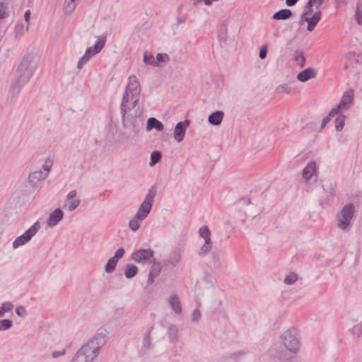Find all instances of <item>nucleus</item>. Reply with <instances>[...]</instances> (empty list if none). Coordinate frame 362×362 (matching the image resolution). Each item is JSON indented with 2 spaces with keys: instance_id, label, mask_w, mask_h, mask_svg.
Listing matches in <instances>:
<instances>
[{
  "instance_id": "nucleus-33",
  "label": "nucleus",
  "mask_w": 362,
  "mask_h": 362,
  "mask_svg": "<svg viewBox=\"0 0 362 362\" xmlns=\"http://www.w3.org/2000/svg\"><path fill=\"white\" fill-rule=\"evenodd\" d=\"M152 263H153V265L151 268L149 274L151 276H152L153 277L156 278L160 274V273L161 272V266H160V263L156 262V260L153 261Z\"/></svg>"
},
{
  "instance_id": "nucleus-12",
  "label": "nucleus",
  "mask_w": 362,
  "mask_h": 362,
  "mask_svg": "<svg viewBox=\"0 0 362 362\" xmlns=\"http://www.w3.org/2000/svg\"><path fill=\"white\" fill-rule=\"evenodd\" d=\"M189 120L185 119V121L179 122L175 127L173 139L177 141L181 142L185 138L187 128L189 125Z\"/></svg>"
},
{
  "instance_id": "nucleus-29",
  "label": "nucleus",
  "mask_w": 362,
  "mask_h": 362,
  "mask_svg": "<svg viewBox=\"0 0 362 362\" xmlns=\"http://www.w3.org/2000/svg\"><path fill=\"white\" fill-rule=\"evenodd\" d=\"M153 329V327H151L148 331L145 334L144 339H143V346L142 351H145L151 348V332Z\"/></svg>"
},
{
  "instance_id": "nucleus-18",
  "label": "nucleus",
  "mask_w": 362,
  "mask_h": 362,
  "mask_svg": "<svg viewBox=\"0 0 362 362\" xmlns=\"http://www.w3.org/2000/svg\"><path fill=\"white\" fill-rule=\"evenodd\" d=\"M182 251L180 248H175L170 252L168 259L165 261L166 264L175 266L181 259Z\"/></svg>"
},
{
  "instance_id": "nucleus-54",
  "label": "nucleus",
  "mask_w": 362,
  "mask_h": 362,
  "mask_svg": "<svg viewBox=\"0 0 362 362\" xmlns=\"http://www.w3.org/2000/svg\"><path fill=\"white\" fill-rule=\"evenodd\" d=\"M66 353V349H64L62 351H54L52 352V356L54 358H58L59 356H64Z\"/></svg>"
},
{
  "instance_id": "nucleus-35",
  "label": "nucleus",
  "mask_w": 362,
  "mask_h": 362,
  "mask_svg": "<svg viewBox=\"0 0 362 362\" xmlns=\"http://www.w3.org/2000/svg\"><path fill=\"white\" fill-rule=\"evenodd\" d=\"M144 219H139L136 218V215L134 216L133 218H132L129 222V227L131 228L133 231H136L140 226H141V221Z\"/></svg>"
},
{
  "instance_id": "nucleus-49",
  "label": "nucleus",
  "mask_w": 362,
  "mask_h": 362,
  "mask_svg": "<svg viewBox=\"0 0 362 362\" xmlns=\"http://www.w3.org/2000/svg\"><path fill=\"white\" fill-rule=\"evenodd\" d=\"M201 318V313L199 310L195 309L192 315V320L194 322H198Z\"/></svg>"
},
{
  "instance_id": "nucleus-52",
  "label": "nucleus",
  "mask_w": 362,
  "mask_h": 362,
  "mask_svg": "<svg viewBox=\"0 0 362 362\" xmlns=\"http://www.w3.org/2000/svg\"><path fill=\"white\" fill-rule=\"evenodd\" d=\"M89 60L86 59V57H81L77 64V68L78 69H81L85 64H86Z\"/></svg>"
},
{
  "instance_id": "nucleus-44",
  "label": "nucleus",
  "mask_w": 362,
  "mask_h": 362,
  "mask_svg": "<svg viewBox=\"0 0 362 362\" xmlns=\"http://www.w3.org/2000/svg\"><path fill=\"white\" fill-rule=\"evenodd\" d=\"M53 165V162L52 160L48 158H47L45 160V163L42 167V171L43 172H47V175L49 174V171H50V169L52 168Z\"/></svg>"
},
{
  "instance_id": "nucleus-13",
  "label": "nucleus",
  "mask_w": 362,
  "mask_h": 362,
  "mask_svg": "<svg viewBox=\"0 0 362 362\" xmlns=\"http://www.w3.org/2000/svg\"><path fill=\"white\" fill-rule=\"evenodd\" d=\"M76 190H72L69 192L66 197L65 203L63 208L69 211L75 210L80 204L81 200L76 197Z\"/></svg>"
},
{
  "instance_id": "nucleus-28",
  "label": "nucleus",
  "mask_w": 362,
  "mask_h": 362,
  "mask_svg": "<svg viewBox=\"0 0 362 362\" xmlns=\"http://www.w3.org/2000/svg\"><path fill=\"white\" fill-rule=\"evenodd\" d=\"M138 272V267L134 264H127L124 269V276L127 279L134 277Z\"/></svg>"
},
{
  "instance_id": "nucleus-39",
  "label": "nucleus",
  "mask_w": 362,
  "mask_h": 362,
  "mask_svg": "<svg viewBox=\"0 0 362 362\" xmlns=\"http://www.w3.org/2000/svg\"><path fill=\"white\" fill-rule=\"evenodd\" d=\"M13 325L11 320L4 319L0 320V332L9 329Z\"/></svg>"
},
{
  "instance_id": "nucleus-5",
  "label": "nucleus",
  "mask_w": 362,
  "mask_h": 362,
  "mask_svg": "<svg viewBox=\"0 0 362 362\" xmlns=\"http://www.w3.org/2000/svg\"><path fill=\"white\" fill-rule=\"evenodd\" d=\"M355 207L353 204L345 205L337 214L338 227L341 230H346L350 225L354 216Z\"/></svg>"
},
{
  "instance_id": "nucleus-20",
  "label": "nucleus",
  "mask_w": 362,
  "mask_h": 362,
  "mask_svg": "<svg viewBox=\"0 0 362 362\" xmlns=\"http://www.w3.org/2000/svg\"><path fill=\"white\" fill-rule=\"evenodd\" d=\"M224 113L223 111L218 110L212 112L208 117V122L214 126H218L221 124Z\"/></svg>"
},
{
  "instance_id": "nucleus-3",
  "label": "nucleus",
  "mask_w": 362,
  "mask_h": 362,
  "mask_svg": "<svg viewBox=\"0 0 362 362\" xmlns=\"http://www.w3.org/2000/svg\"><path fill=\"white\" fill-rule=\"evenodd\" d=\"M37 68V62L35 57L30 54H27L23 57L18 64L15 75L29 81Z\"/></svg>"
},
{
  "instance_id": "nucleus-14",
  "label": "nucleus",
  "mask_w": 362,
  "mask_h": 362,
  "mask_svg": "<svg viewBox=\"0 0 362 362\" xmlns=\"http://www.w3.org/2000/svg\"><path fill=\"white\" fill-rule=\"evenodd\" d=\"M47 177V172H43L42 170H39L34 171L29 175L28 181L33 187H35L37 186L39 182L45 180Z\"/></svg>"
},
{
  "instance_id": "nucleus-32",
  "label": "nucleus",
  "mask_w": 362,
  "mask_h": 362,
  "mask_svg": "<svg viewBox=\"0 0 362 362\" xmlns=\"http://www.w3.org/2000/svg\"><path fill=\"white\" fill-rule=\"evenodd\" d=\"M144 62L148 65L158 66L157 62L154 60L153 55L147 51L144 53Z\"/></svg>"
},
{
  "instance_id": "nucleus-38",
  "label": "nucleus",
  "mask_w": 362,
  "mask_h": 362,
  "mask_svg": "<svg viewBox=\"0 0 362 362\" xmlns=\"http://www.w3.org/2000/svg\"><path fill=\"white\" fill-rule=\"evenodd\" d=\"M212 248V244H206L204 243V245L201 247V248L198 251V255L200 257H204L206 255Z\"/></svg>"
},
{
  "instance_id": "nucleus-51",
  "label": "nucleus",
  "mask_w": 362,
  "mask_h": 362,
  "mask_svg": "<svg viewBox=\"0 0 362 362\" xmlns=\"http://www.w3.org/2000/svg\"><path fill=\"white\" fill-rule=\"evenodd\" d=\"M325 0H308V4L309 6H313L316 4V7L318 8L324 2Z\"/></svg>"
},
{
  "instance_id": "nucleus-24",
  "label": "nucleus",
  "mask_w": 362,
  "mask_h": 362,
  "mask_svg": "<svg viewBox=\"0 0 362 362\" xmlns=\"http://www.w3.org/2000/svg\"><path fill=\"white\" fill-rule=\"evenodd\" d=\"M199 235L204 238V243L212 244V241L211 240V232L208 226H203L199 229Z\"/></svg>"
},
{
  "instance_id": "nucleus-41",
  "label": "nucleus",
  "mask_w": 362,
  "mask_h": 362,
  "mask_svg": "<svg viewBox=\"0 0 362 362\" xmlns=\"http://www.w3.org/2000/svg\"><path fill=\"white\" fill-rule=\"evenodd\" d=\"M275 91L276 93L290 94L291 92V88L290 87H288V86L287 84H281V85L278 86L276 88Z\"/></svg>"
},
{
  "instance_id": "nucleus-61",
  "label": "nucleus",
  "mask_w": 362,
  "mask_h": 362,
  "mask_svg": "<svg viewBox=\"0 0 362 362\" xmlns=\"http://www.w3.org/2000/svg\"><path fill=\"white\" fill-rule=\"evenodd\" d=\"M177 22L178 24L184 23L185 22V18L182 17H177Z\"/></svg>"
},
{
  "instance_id": "nucleus-22",
  "label": "nucleus",
  "mask_w": 362,
  "mask_h": 362,
  "mask_svg": "<svg viewBox=\"0 0 362 362\" xmlns=\"http://www.w3.org/2000/svg\"><path fill=\"white\" fill-rule=\"evenodd\" d=\"M147 130H151L153 129H156L158 132H161L164 129V126L161 122H160L158 119H157L155 117H150L148 119L147 121V125H146Z\"/></svg>"
},
{
  "instance_id": "nucleus-40",
  "label": "nucleus",
  "mask_w": 362,
  "mask_h": 362,
  "mask_svg": "<svg viewBox=\"0 0 362 362\" xmlns=\"http://www.w3.org/2000/svg\"><path fill=\"white\" fill-rule=\"evenodd\" d=\"M211 259L214 267L219 268L221 266L220 255L218 252L214 251L211 253Z\"/></svg>"
},
{
  "instance_id": "nucleus-62",
  "label": "nucleus",
  "mask_w": 362,
  "mask_h": 362,
  "mask_svg": "<svg viewBox=\"0 0 362 362\" xmlns=\"http://www.w3.org/2000/svg\"><path fill=\"white\" fill-rule=\"evenodd\" d=\"M203 1L204 2L205 5H206V6H210L213 2L212 0H203Z\"/></svg>"
},
{
  "instance_id": "nucleus-53",
  "label": "nucleus",
  "mask_w": 362,
  "mask_h": 362,
  "mask_svg": "<svg viewBox=\"0 0 362 362\" xmlns=\"http://www.w3.org/2000/svg\"><path fill=\"white\" fill-rule=\"evenodd\" d=\"M356 20L358 25H362V11L358 8L356 11Z\"/></svg>"
},
{
  "instance_id": "nucleus-27",
  "label": "nucleus",
  "mask_w": 362,
  "mask_h": 362,
  "mask_svg": "<svg viewBox=\"0 0 362 362\" xmlns=\"http://www.w3.org/2000/svg\"><path fill=\"white\" fill-rule=\"evenodd\" d=\"M293 57L296 64L301 68H303L305 65V59L304 57V53L302 50H296L294 52Z\"/></svg>"
},
{
  "instance_id": "nucleus-46",
  "label": "nucleus",
  "mask_w": 362,
  "mask_h": 362,
  "mask_svg": "<svg viewBox=\"0 0 362 362\" xmlns=\"http://www.w3.org/2000/svg\"><path fill=\"white\" fill-rule=\"evenodd\" d=\"M170 61V57L168 54L158 53L156 55V62H168Z\"/></svg>"
},
{
  "instance_id": "nucleus-17",
  "label": "nucleus",
  "mask_w": 362,
  "mask_h": 362,
  "mask_svg": "<svg viewBox=\"0 0 362 362\" xmlns=\"http://www.w3.org/2000/svg\"><path fill=\"white\" fill-rule=\"evenodd\" d=\"M316 71L314 68L309 67L304 69L303 71L297 74V79L300 82H306L309 79L313 78L316 76Z\"/></svg>"
},
{
  "instance_id": "nucleus-57",
  "label": "nucleus",
  "mask_w": 362,
  "mask_h": 362,
  "mask_svg": "<svg viewBox=\"0 0 362 362\" xmlns=\"http://www.w3.org/2000/svg\"><path fill=\"white\" fill-rule=\"evenodd\" d=\"M3 8V4H0V19L5 18V11Z\"/></svg>"
},
{
  "instance_id": "nucleus-25",
  "label": "nucleus",
  "mask_w": 362,
  "mask_h": 362,
  "mask_svg": "<svg viewBox=\"0 0 362 362\" xmlns=\"http://www.w3.org/2000/svg\"><path fill=\"white\" fill-rule=\"evenodd\" d=\"M168 336L169 339V341L170 343H174L177 341L178 340V329L174 325H170L168 329Z\"/></svg>"
},
{
  "instance_id": "nucleus-31",
  "label": "nucleus",
  "mask_w": 362,
  "mask_h": 362,
  "mask_svg": "<svg viewBox=\"0 0 362 362\" xmlns=\"http://www.w3.org/2000/svg\"><path fill=\"white\" fill-rule=\"evenodd\" d=\"M117 262L115 258H110L105 266V271L108 274L112 273L115 270Z\"/></svg>"
},
{
  "instance_id": "nucleus-23",
  "label": "nucleus",
  "mask_w": 362,
  "mask_h": 362,
  "mask_svg": "<svg viewBox=\"0 0 362 362\" xmlns=\"http://www.w3.org/2000/svg\"><path fill=\"white\" fill-rule=\"evenodd\" d=\"M316 170V163L314 161L310 162L303 170V177L308 180Z\"/></svg>"
},
{
  "instance_id": "nucleus-26",
  "label": "nucleus",
  "mask_w": 362,
  "mask_h": 362,
  "mask_svg": "<svg viewBox=\"0 0 362 362\" xmlns=\"http://www.w3.org/2000/svg\"><path fill=\"white\" fill-rule=\"evenodd\" d=\"M105 37L100 39L94 46L88 48L90 49V54L92 57L102 50L105 45Z\"/></svg>"
},
{
  "instance_id": "nucleus-7",
  "label": "nucleus",
  "mask_w": 362,
  "mask_h": 362,
  "mask_svg": "<svg viewBox=\"0 0 362 362\" xmlns=\"http://www.w3.org/2000/svg\"><path fill=\"white\" fill-rule=\"evenodd\" d=\"M131 258L136 262L142 264H151L154 259V252L152 249H139L134 251Z\"/></svg>"
},
{
  "instance_id": "nucleus-55",
  "label": "nucleus",
  "mask_w": 362,
  "mask_h": 362,
  "mask_svg": "<svg viewBox=\"0 0 362 362\" xmlns=\"http://www.w3.org/2000/svg\"><path fill=\"white\" fill-rule=\"evenodd\" d=\"M16 313L19 317H23L25 314V309L22 306L18 307L16 310Z\"/></svg>"
},
{
  "instance_id": "nucleus-60",
  "label": "nucleus",
  "mask_w": 362,
  "mask_h": 362,
  "mask_svg": "<svg viewBox=\"0 0 362 362\" xmlns=\"http://www.w3.org/2000/svg\"><path fill=\"white\" fill-rule=\"evenodd\" d=\"M156 279V277H153L152 276H151L150 274L148 275V279L147 280V284L148 285H151L153 283L154 281V279Z\"/></svg>"
},
{
  "instance_id": "nucleus-47",
  "label": "nucleus",
  "mask_w": 362,
  "mask_h": 362,
  "mask_svg": "<svg viewBox=\"0 0 362 362\" xmlns=\"http://www.w3.org/2000/svg\"><path fill=\"white\" fill-rule=\"evenodd\" d=\"M267 54V45L266 44H264L259 49V57L261 59H264L266 58Z\"/></svg>"
},
{
  "instance_id": "nucleus-30",
  "label": "nucleus",
  "mask_w": 362,
  "mask_h": 362,
  "mask_svg": "<svg viewBox=\"0 0 362 362\" xmlns=\"http://www.w3.org/2000/svg\"><path fill=\"white\" fill-rule=\"evenodd\" d=\"M345 115L339 114L335 119V129L340 132L343 129L345 124Z\"/></svg>"
},
{
  "instance_id": "nucleus-2",
  "label": "nucleus",
  "mask_w": 362,
  "mask_h": 362,
  "mask_svg": "<svg viewBox=\"0 0 362 362\" xmlns=\"http://www.w3.org/2000/svg\"><path fill=\"white\" fill-rule=\"evenodd\" d=\"M106 342V335L103 333L95 334L76 354L71 362H93L100 353V349Z\"/></svg>"
},
{
  "instance_id": "nucleus-19",
  "label": "nucleus",
  "mask_w": 362,
  "mask_h": 362,
  "mask_svg": "<svg viewBox=\"0 0 362 362\" xmlns=\"http://www.w3.org/2000/svg\"><path fill=\"white\" fill-rule=\"evenodd\" d=\"M168 303L170 308L176 314H180L182 313V305L179 297L176 294L170 296Z\"/></svg>"
},
{
  "instance_id": "nucleus-48",
  "label": "nucleus",
  "mask_w": 362,
  "mask_h": 362,
  "mask_svg": "<svg viewBox=\"0 0 362 362\" xmlns=\"http://www.w3.org/2000/svg\"><path fill=\"white\" fill-rule=\"evenodd\" d=\"M124 252H125L124 249L123 247H119L115 252V255L112 257V258H115V259L118 261L119 259L122 258L124 256Z\"/></svg>"
},
{
  "instance_id": "nucleus-36",
  "label": "nucleus",
  "mask_w": 362,
  "mask_h": 362,
  "mask_svg": "<svg viewBox=\"0 0 362 362\" xmlns=\"http://www.w3.org/2000/svg\"><path fill=\"white\" fill-rule=\"evenodd\" d=\"M162 158L161 153L158 151H154L151 154V161L149 165L151 167L155 165L157 163H158Z\"/></svg>"
},
{
  "instance_id": "nucleus-4",
  "label": "nucleus",
  "mask_w": 362,
  "mask_h": 362,
  "mask_svg": "<svg viewBox=\"0 0 362 362\" xmlns=\"http://www.w3.org/2000/svg\"><path fill=\"white\" fill-rule=\"evenodd\" d=\"M156 194V189L154 186L151 187L146 195L144 202L139 206L136 215L139 219H145L151 211L154 197Z\"/></svg>"
},
{
  "instance_id": "nucleus-43",
  "label": "nucleus",
  "mask_w": 362,
  "mask_h": 362,
  "mask_svg": "<svg viewBox=\"0 0 362 362\" xmlns=\"http://www.w3.org/2000/svg\"><path fill=\"white\" fill-rule=\"evenodd\" d=\"M76 7L75 0H66L64 9L66 12L71 13Z\"/></svg>"
},
{
  "instance_id": "nucleus-21",
  "label": "nucleus",
  "mask_w": 362,
  "mask_h": 362,
  "mask_svg": "<svg viewBox=\"0 0 362 362\" xmlns=\"http://www.w3.org/2000/svg\"><path fill=\"white\" fill-rule=\"evenodd\" d=\"M292 15L293 13L290 9L283 8L274 13L272 16V18L276 21H285L290 18Z\"/></svg>"
},
{
  "instance_id": "nucleus-42",
  "label": "nucleus",
  "mask_w": 362,
  "mask_h": 362,
  "mask_svg": "<svg viewBox=\"0 0 362 362\" xmlns=\"http://www.w3.org/2000/svg\"><path fill=\"white\" fill-rule=\"evenodd\" d=\"M298 279V276L295 273H291L290 274L287 275L284 279V283L287 285H292Z\"/></svg>"
},
{
  "instance_id": "nucleus-50",
  "label": "nucleus",
  "mask_w": 362,
  "mask_h": 362,
  "mask_svg": "<svg viewBox=\"0 0 362 362\" xmlns=\"http://www.w3.org/2000/svg\"><path fill=\"white\" fill-rule=\"evenodd\" d=\"M361 326H362V322L361 323L355 325L352 329L353 334L359 337L362 334V331L361 329Z\"/></svg>"
},
{
  "instance_id": "nucleus-37",
  "label": "nucleus",
  "mask_w": 362,
  "mask_h": 362,
  "mask_svg": "<svg viewBox=\"0 0 362 362\" xmlns=\"http://www.w3.org/2000/svg\"><path fill=\"white\" fill-rule=\"evenodd\" d=\"M338 113L336 112L335 109L332 108L329 112L328 115L322 119L320 126V130L323 129L325 127L326 124L330 121L331 117L335 116Z\"/></svg>"
},
{
  "instance_id": "nucleus-15",
  "label": "nucleus",
  "mask_w": 362,
  "mask_h": 362,
  "mask_svg": "<svg viewBox=\"0 0 362 362\" xmlns=\"http://www.w3.org/2000/svg\"><path fill=\"white\" fill-rule=\"evenodd\" d=\"M64 216V212L61 209H56L52 213L49 214V218L47 221V226L49 227H54L58 224V223L62 220Z\"/></svg>"
},
{
  "instance_id": "nucleus-34",
  "label": "nucleus",
  "mask_w": 362,
  "mask_h": 362,
  "mask_svg": "<svg viewBox=\"0 0 362 362\" xmlns=\"http://www.w3.org/2000/svg\"><path fill=\"white\" fill-rule=\"evenodd\" d=\"M13 308V305L8 301L4 302L0 306V317L4 316L5 313L11 312Z\"/></svg>"
},
{
  "instance_id": "nucleus-6",
  "label": "nucleus",
  "mask_w": 362,
  "mask_h": 362,
  "mask_svg": "<svg viewBox=\"0 0 362 362\" xmlns=\"http://www.w3.org/2000/svg\"><path fill=\"white\" fill-rule=\"evenodd\" d=\"M40 229V223L37 221L34 223L25 233L17 237L12 243L13 249H16L21 246H23L28 243L33 237L38 232Z\"/></svg>"
},
{
  "instance_id": "nucleus-1",
  "label": "nucleus",
  "mask_w": 362,
  "mask_h": 362,
  "mask_svg": "<svg viewBox=\"0 0 362 362\" xmlns=\"http://www.w3.org/2000/svg\"><path fill=\"white\" fill-rule=\"evenodd\" d=\"M282 345L273 350V356L281 361H288L298 353L300 346V336L297 328L291 327L280 335Z\"/></svg>"
},
{
  "instance_id": "nucleus-16",
  "label": "nucleus",
  "mask_w": 362,
  "mask_h": 362,
  "mask_svg": "<svg viewBox=\"0 0 362 362\" xmlns=\"http://www.w3.org/2000/svg\"><path fill=\"white\" fill-rule=\"evenodd\" d=\"M322 17V13L320 11H315L311 17H308L306 18H304L303 21H305L308 23L307 30L309 32H312L317 24L319 23Z\"/></svg>"
},
{
  "instance_id": "nucleus-59",
  "label": "nucleus",
  "mask_w": 362,
  "mask_h": 362,
  "mask_svg": "<svg viewBox=\"0 0 362 362\" xmlns=\"http://www.w3.org/2000/svg\"><path fill=\"white\" fill-rule=\"evenodd\" d=\"M84 57H86V59H88V60L92 57L91 54H90V49H87L86 50V52L85 54H83Z\"/></svg>"
},
{
  "instance_id": "nucleus-9",
  "label": "nucleus",
  "mask_w": 362,
  "mask_h": 362,
  "mask_svg": "<svg viewBox=\"0 0 362 362\" xmlns=\"http://www.w3.org/2000/svg\"><path fill=\"white\" fill-rule=\"evenodd\" d=\"M354 97V90L352 88L347 89L343 93L339 104L336 107H333V109H335L337 113L341 110L349 109L351 105L353 104Z\"/></svg>"
},
{
  "instance_id": "nucleus-45",
  "label": "nucleus",
  "mask_w": 362,
  "mask_h": 362,
  "mask_svg": "<svg viewBox=\"0 0 362 362\" xmlns=\"http://www.w3.org/2000/svg\"><path fill=\"white\" fill-rule=\"evenodd\" d=\"M313 6H309L308 3L305 4L304 11L301 15V21H304V18H308V16L313 13Z\"/></svg>"
},
{
  "instance_id": "nucleus-11",
  "label": "nucleus",
  "mask_w": 362,
  "mask_h": 362,
  "mask_svg": "<svg viewBox=\"0 0 362 362\" xmlns=\"http://www.w3.org/2000/svg\"><path fill=\"white\" fill-rule=\"evenodd\" d=\"M136 105H134V100H131V95L124 93L120 104V112L122 119L124 121L126 114Z\"/></svg>"
},
{
  "instance_id": "nucleus-58",
  "label": "nucleus",
  "mask_w": 362,
  "mask_h": 362,
  "mask_svg": "<svg viewBox=\"0 0 362 362\" xmlns=\"http://www.w3.org/2000/svg\"><path fill=\"white\" fill-rule=\"evenodd\" d=\"M30 11L29 10L26 11L25 13H24V19L25 21L28 22L29 21V18H30Z\"/></svg>"
},
{
  "instance_id": "nucleus-63",
  "label": "nucleus",
  "mask_w": 362,
  "mask_h": 362,
  "mask_svg": "<svg viewBox=\"0 0 362 362\" xmlns=\"http://www.w3.org/2000/svg\"><path fill=\"white\" fill-rule=\"evenodd\" d=\"M361 331H362V326L361 327Z\"/></svg>"
},
{
  "instance_id": "nucleus-56",
  "label": "nucleus",
  "mask_w": 362,
  "mask_h": 362,
  "mask_svg": "<svg viewBox=\"0 0 362 362\" xmlns=\"http://www.w3.org/2000/svg\"><path fill=\"white\" fill-rule=\"evenodd\" d=\"M299 0H286V4L288 6H293L296 4Z\"/></svg>"
},
{
  "instance_id": "nucleus-8",
  "label": "nucleus",
  "mask_w": 362,
  "mask_h": 362,
  "mask_svg": "<svg viewBox=\"0 0 362 362\" xmlns=\"http://www.w3.org/2000/svg\"><path fill=\"white\" fill-rule=\"evenodd\" d=\"M141 90L140 83L136 76H130L124 93L131 95V100H134V105H137L139 103Z\"/></svg>"
},
{
  "instance_id": "nucleus-10",
  "label": "nucleus",
  "mask_w": 362,
  "mask_h": 362,
  "mask_svg": "<svg viewBox=\"0 0 362 362\" xmlns=\"http://www.w3.org/2000/svg\"><path fill=\"white\" fill-rule=\"evenodd\" d=\"M28 83V81L23 78L14 75L13 78L9 86L8 95L11 98L17 97L23 88Z\"/></svg>"
}]
</instances>
